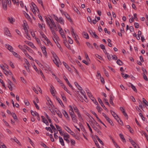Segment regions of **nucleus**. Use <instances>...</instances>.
Wrapping results in <instances>:
<instances>
[{
    "instance_id": "nucleus-1",
    "label": "nucleus",
    "mask_w": 148,
    "mask_h": 148,
    "mask_svg": "<svg viewBox=\"0 0 148 148\" xmlns=\"http://www.w3.org/2000/svg\"><path fill=\"white\" fill-rule=\"evenodd\" d=\"M70 109L69 110L70 114L73 122H76L77 120L76 119V116L74 112L73 108L71 106H69Z\"/></svg>"
},
{
    "instance_id": "nucleus-2",
    "label": "nucleus",
    "mask_w": 148,
    "mask_h": 148,
    "mask_svg": "<svg viewBox=\"0 0 148 148\" xmlns=\"http://www.w3.org/2000/svg\"><path fill=\"white\" fill-rule=\"evenodd\" d=\"M51 53L52 55L53 56L54 58L53 61L54 63L58 67H59V65L58 64V60H59V58L56 54L54 52H52Z\"/></svg>"
},
{
    "instance_id": "nucleus-3",
    "label": "nucleus",
    "mask_w": 148,
    "mask_h": 148,
    "mask_svg": "<svg viewBox=\"0 0 148 148\" xmlns=\"http://www.w3.org/2000/svg\"><path fill=\"white\" fill-rule=\"evenodd\" d=\"M1 2L4 10H6L7 8V3L6 0H2Z\"/></svg>"
},
{
    "instance_id": "nucleus-4",
    "label": "nucleus",
    "mask_w": 148,
    "mask_h": 148,
    "mask_svg": "<svg viewBox=\"0 0 148 148\" xmlns=\"http://www.w3.org/2000/svg\"><path fill=\"white\" fill-rule=\"evenodd\" d=\"M64 128L69 133H70V134L73 136H74L75 135V133L73 131H72L67 126H65L64 127Z\"/></svg>"
},
{
    "instance_id": "nucleus-5",
    "label": "nucleus",
    "mask_w": 148,
    "mask_h": 148,
    "mask_svg": "<svg viewBox=\"0 0 148 148\" xmlns=\"http://www.w3.org/2000/svg\"><path fill=\"white\" fill-rule=\"evenodd\" d=\"M98 99L99 103L100 104L101 106L103 107V109H105L107 111V112H108V110L104 106L102 100L100 99V98H98Z\"/></svg>"
},
{
    "instance_id": "nucleus-6",
    "label": "nucleus",
    "mask_w": 148,
    "mask_h": 148,
    "mask_svg": "<svg viewBox=\"0 0 148 148\" xmlns=\"http://www.w3.org/2000/svg\"><path fill=\"white\" fill-rule=\"evenodd\" d=\"M92 113L96 117L97 119V120L100 123H101V124H102L104 126L106 127V125L104 124V123H103L100 120V119L99 118V117H98L97 115V114L95 113L93 111H92Z\"/></svg>"
},
{
    "instance_id": "nucleus-7",
    "label": "nucleus",
    "mask_w": 148,
    "mask_h": 148,
    "mask_svg": "<svg viewBox=\"0 0 148 148\" xmlns=\"http://www.w3.org/2000/svg\"><path fill=\"white\" fill-rule=\"evenodd\" d=\"M49 19L50 21L51 22V23L52 25L53 26V27H54V29L56 31H58L57 28V26L55 23L54 22V21H53V19L52 18H49Z\"/></svg>"
},
{
    "instance_id": "nucleus-8",
    "label": "nucleus",
    "mask_w": 148,
    "mask_h": 148,
    "mask_svg": "<svg viewBox=\"0 0 148 148\" xmlns=\"http://www.w3.org/2000/svg\"><path fill=\"white\" fill-rule=\"evenodd\" d=\"M62 113L64 116L67 120L69 121L70 120L69 117L66 112L64 110H62Z\"/></svg>"
},
{
    "instance_id": "nucleus-9",
    "label": "nucleus",
    "mask_w": 148,
    "mask_h": 148,
    "mask_svg": "<svg viewBox=\"0 0 148 148\" xmlns=\"http://www.w3.org/2000/svg\"><path fill=\"white\" fill-rule=\"evenodd\" d=\"M50 91L51 92L53 96H54L55 94V92L54 91L55 90V89L53 86L52 85H51L50 86Z\"/></svg>"
},
{
    "instance_id": "nucleus-10",
    "label": "nucleus",
    "mask_w": 148,
    "mask_h": 148,
    "mask_svg": "<svg viewBox=\"0 0 148 148\" xmlns=\"http://www.w3.org/2000/svg\"><path fill=\"white\" fill-rule=\"evenodd\" d=\"M18 47L20 49H21L23 51L24 53V54L26 53L27 51L26 49V48H25V47H24V45L23 46L19 45L18 46Z\"/></svg>"
},
{
    "instance_id": "nucleus-11",
    "label": "nucleus",
    "mask_w": 148,
    "mask_h": 148,
    "mask_svg": "<svg viewBox=\"0 0 148 148\" xmlns=\"http://www.w3.org/2000/svg\"><path fill=\"white\" fill-rule=\"evenodd\" d=\"M32 5L33 7V9L34 10V11H33V12L34 14H35V13L36 14V10L35 8L38 10V9L36 5L33 2L32 3Z\"/></svg>"
},
{
    "instance_id": "nucleus-12",
    "label": "nucleus",
    "mask_w": 148,
    "mask_h": 148,
    "mask_svg": "<svg viewBox=\"0 0 148 148\" xmlns=\"http://www.w3.org/2000/svg\"><path fill=\"white\" fill-rule=\"evenodd\" d=\"M5 47L11 52H13V49L10 45L8 44L5 45Z\"/></svg>"
},
{
    "instance_id": "nucleus-13",
    "label": "nucleus",
    "mask_w": 148,
    "mask_h": 148,
    "mask_svg": "<svg viewBox=\"0 0 148 148\" xmlns=\"http://www.w3.org/2000/svg\"><path fill=\"white\" fill-rule=\"evenodd\" d=\"M4 30L5 31V34L6 35L8 36H10V31L7 28H4Z\"/></svg>"
},
{
    "instance_id": "nucleus-14",
    "label": "nucleus",
    "mask_w": 148,
    "mask_h": 148,
    "mask_svg": "<svg viewBox=\"0 0 148 148\" xmlns=\"http://www.w3.org/2000/svg\"><path fill=\"white\" fill-rule=\"evenodd\" d=\"M62 63L66 68L69 71H70L71 70V68L65 62H63Z\"/></svg>"
},
{
    "instance_id": "nucleus-15",
    "label": "nucleus",
    "mask_w": 148,
    "mask_h": 148,
    "mask_svg": "<svg viewBox=\"0 0 148 148\" xmlns=\"http://www.w3.org/2000/svg\"><path fill=\"white\" fill-rule=\"evenodd\" d=\"M106 119L111 126H113L114 125V124L112 121L108 117L106 118Z\"/></svg>"
},
{
    "instance_id": "nucleus-16",
    "label": "nucleus",
    "mask_w": 148,
    "mask_h": 148,
    "mask_svg": "<svg viewBox=\"0 0 148 148\" xmlns=\"http://www.w3.org/2000/svg\"><path fill=\"white\" fill-rule=\"evenodd\" d=\"M64 14L67 19L70 21H72V20L70 18V16L67 13L65 12L64 13Z\"/></svg>"
},
{
    "instance_id": "nucleus-17",
    "label": "nucleus",
    "mask_w": 148,
    "mask_h": 148,
    "mask_svg": "<svg viewBox=\"0 0 148 148\" xmlns=\"http://www.w3.org/2000/svg\"><path fill=\"white\" fill-rule=\"evenodd\" d=\"M50 126L51 127L52 129L53 130L55 133H58V131L52 124H50Z\"/></svg>"
},
{
    "instance_id": "nucleus-18",
    "label": "nucleus",
    "mask_w": 148,
    "mask_h": 148,
    "mask_svg": "<svg viewBox=\"0 0 148 148\" xmlns=\"http://www.w3.org/2000/svg\"><path fill=\"white\" fill-rule=\"evenodd\" d=\"M59 139L60 142L61 143V145L63 146H64V142L63 140V139L60 136H59Z\"/></svg>"
},
{
    "instance_id": "nucleus-19",
    "label": "nucleus",
    "mask_w": 148,
    "mask_h": 148,
    "mask_svg": "<svg viewBox=\"0 0 148 148\" xmlns=\"http://www.w3.org/2000/svg\"><path fill=\"white\" fill-rule=\"evenodd\" d=\"M119 136L120 137L121 139H122L123 142H126V141L125 139L124 138L123 135L122 134H119Z\"/></svg>"
},
{
    "instance_id": "nucleus-20",
    "label": "nucleus",
    "mask_w": 148,
    "mask_h": 148,
    "mask_svg": "<svg viewBox=\"0 0 148 148\" xmlns=\"http://www.w3.org/2000/svg\"><path fill=\"white\" fill-rule=\"evenodd\" d=\"M83 35L84 36V37L86 38V39H88L89 38V36L88 35V34L86 32H84L83 33Z\"/></svg>"
},
{
    "instance_id": "nucleus-21",
    "label": "nucleus",
    "mask_w": 148,
    "mask_h": 148,
    "mask_svg": "<svg viewBox=\"0 0 148 148\" xmlns=\"http://www.w3.org/2000/svg\"><path fill=\"white\" fill-rule=\"evenodd\" d=\"M116 63L120 66H121L123 64L122 62L119 59L117 60L116 61Z\"/></svg>"
},
{
    "instance_id": "nucleus-22",
    "label": "nucleus",
    "mask_w": 148,
    "mask_h": 148,
    "mask_svg": "<svg viewBox=\"0 0 148 148\" xmlns=\"http://www.w3.org/2000/svg\"><path fill=\"white\" fill-rule=\"evenodd\" d=\"M58 21H59L61 24H62L63 25L64 24V20L62 17H60L59 18Z\"/></svg>"
},
{
    "instance_id": "nucleus-23",
    "label": "nucleus",
    "mask_w": 148,
    "mask_h": 148,
    "mask_svg": "<svg viewBox=\"0 0 148 148\" xmlns=\"http://www.w3.org/2000/svg\"><path fill=\"white\" fill-rule=\"evenodd\" d=\"M56 112L57 114L58 115V116L60 118L62 117V114L61 113V112H60L59 110H58L57 111H56Z\"/></svg>"
},
{
    "instance_id": "nucleus-24",
    "label": "nucleus",
    "mask_w": 148,
    "mask_h": 148,
    "mask_svg": "<svg viewBox=\"0 0 148 148\" xmlns=\"http://www.w3.org/2000/svg\"><path fill=\"white\" fill-rule=\"evenodd\" d=\"M8 19L9 22L11 23H12L14 21V19H13L12 17H9Z\"/></svg>"
},
{
    "instance_id": "nucleus-25",
    "label": "nucleus",
    "mask_w": 148,
    "mask_h": 148,
    "mask_svg": "<svg viewBox=\"0 0 148 148\" xmlns=\"http://www.w3.org/2000/svg\"><path fill=\"white\" fill-rule=\"evenodd\" d=\"M24 47L29 52H31L32 51V49L30 48L26 45H24Z\"/></svg>"
},
{
    "instance_id": "nucleus-26",
    "label": "nucleus",
    "mask_w": 148,
    "mask_h": 148,
    "mask_svg": "<svg viewBox=\"0 0 148 148\" xmlns=\"http://www.w3.org/2000/svg\"><path fill=\"white\" fill-rule=\"evenodd\" d=\"M121 74L122 76L125 79H126L127 77H130L129 75L126 74H125L124 73H121Z\"/></svg>"
},
{
    "instance_id": "nucleus-27",
    "label": "nucleus",
    "mask_w": 148,
    "mask_h": 148,
    "mask_svg": "<svg viewBox=\"0 0 148 148\" xmlns=\"http://www.w3.org/2000/svg\"><path fill=\"white\" fill-rule=\"evenodd\" d=\"M56 99H57V101L60 104L61 106H64L62 102V101H61V100L59 98H56Z\"/></svg>"
},
{
    "instance_id": "nucleus-28",
    "label": "nucleus",
    "mask_w": 148,
    "mask_h": 148,
    "mask_svg": "<svg viewBox=\"0 0 148 148\" xmlns=\"http://www.w3.org/2000/svg\"><path fill=\"white\" fill-rule=\"evenodd\" d=\"M133 90L136 92H137V91L135 87L132 84H130Z\"/></svg>"
},
{
    "instance_id": "nucleus-29",
    "label": "nucleus",
    "mask_w": 148,
    "mask_h": 148,
    "mask_svg": "<svg viewBox=\"0 0 148 148\" xmlns=\"http://www.w3.org/2000/svg\"><path fill=\"white\" fill-rule=\"evenodd\" d=\"M91 99L93 101V102L95 104L97 105H98V103L97 102L96 100L95 99L94 97H92V98H91Z\"/></svg>"
},
{
    "instance_id": "nucleus-30",
    "label": "nucleus",
    "mask_w": 148,
    "mask_h": 148,
    "mask_svg": "<svg viewBox=\"0 0 148 148\" xmlns=\"http://www.w3.org/2000/svg\"><path fill=\"white\" fill-rule=\"evenodd\" d=\"M86 44L88 47L92 49H93V46L90 44L89 42H86Z\"/></svg>"
},
{
    "instance_id": "nucleus-31",
    "label": "nucleus",
    "mask_w": 148,
    "mask_h": 148,
    "mask_svg": "<svg viewBox=\"0 0 148 148\" xmlns=\"http://www.w3.org/2000/svg\"><path fill=\"white\" fill-rule=\"evenodd\" d=\"M61 95L62 99L64 101H66V99L64 94L63 93L61 94Z\"/></svg>"
},
{
    "instance_id": "nucleus-32",
    "label": "nucleus",
    "mask_w": 148,
    "mask_h": 148,
    "mask_svg": "<svg viewBox=\"0 0 148 148\" xmlns=\"http://www.w3.org/2000/svg\"><path fill=\"white\" fill-rule=\"evenodd\" d=\"M96 138L97 139V140H98V141L100 142V143L102 144V145H103V143L102 141L99 139V137L97 135H96L95 136Z\"/></svg>"
},
{
    "instance_id": "nucleus-33",
    "label": "nucleus",
    "mask_w": 148,
    "mask_h": 148,
    "mask_svg": "<svg viewBox=\"0 0 148 148\" xmlns=\"http://www.w3.org/2000/svg\"><path fill=\"white\" fill-rule=\"evenodd\" d=\"M91 126L92 128L94 129L97 132L99 130V129L96 127L94 125H91Z\"/></svg>"
},
{
    "instance_id": "nucleus-34",
    "label": "nucleus",
    "mask_w": 148,
    "mask_h": 148,
    "mask_svg": "<svg viewBox=\"0 0 148 148\" xmlns=\"http://www.w3.org/2000/svg\"><path fill=\"white\" fill-rule=\"evenodd\" d=\"M143 101L144 103L146 106H148V103L147 101L144 98H143Z\"/></svg>"
},
{
    "instance_id": "nucleus-35",
    "label": "nucleus",
    "mask_w": 148,
    "mask_h": 148,
    "mask_svg": "<svg viewBox=\"0 0 148 148\" xmlns=\"http://www.w3.org/2000/svg\"><path fill=\"white\" fill-rule=\"evenodd\" d=\"M92 36L94 38H95L97 39L99 38L98 36L95 34V32H93L92 35Z\"/></svg>"
},
{
    "instance_id": "nucleus-36",
    "label": "nucleus",
    "mask_w": 148,
    "mask_h": 148,
    "mask_svg": "<svg viewBox=\"0 0 148 148\" xmlns=\"http://www.w3.org/2000/svg\"><path fill=\"white\" fill-rule=\"evenodd\" d=\"M13 140L18 144L19 145L20 144V143L19 142V141L15 137H14V138L13 139Z\"/></svg>"
},
{
    "instance_id": "nucleus-37",
    "label": "nucleus",
    "mask_w": 148,
    "mask_h": 148,
    "mask_svg": "<svg viewBox=\"0 0 148 148\" xmlns=\"http://www.w3.org/2000/svg\"><path fill=\"white\" fill-rule=\"evenodd\" d=\"M75 86L78 88V89L79 90H82V88L79 85V84H75Z\"/></svg>"
},
{
    "instance_id": "nucleus-38",
    "label": "nucleus",
    "mask_w": 148,
    "mask_h": 148,
    "mask_svg": "<svg viewBox=\"0 0 148 148\" xmlns=\"http://www.w3.org/2000/svg\"><path fill=\"white\" fill-rule=\"evenodd\" d=\"M77 114L79 120L80 121H81V120H82L83 119L82 118V117L81 116L80 114L79 113V112L77 113Z\"/></svg>"
},
{
    "instance_id": "nucleus-39",
    "label": "nucleus",
    "mask_w": 148,
    "mask_h": 148,
    "mask_svg": "<svg viewBox=\"0 0 148 148\" xmlns=\"http://www.w3.org/2000/svg\"><path fill=\"white\" fill-rule=\"evenodd\" d=\"M63 136L64 137V138H69L70 137L69 135L67 134V133L66 134L65 133H64L63 134Z\"/></svg>"
},
{
    "instance_id": "nucleus-40",
    "label": "nucleus",
    "mask_w": 148,
    "mask_h": 148,
    "mask_svg": "<svg viewBox=\"0 0 148 148\" xmlns=\"http://www.w3.org/2000/svg\"><path fill=\"white\" fill-rule=\"evenodd\" d=\"M12 116L13 117V118L15 120H18L17 117L16 115V114L14 113H13L12 114Z\"/></svg>"
},
{
    "instance_id": "nucleus-41",
    "label": "nucleus",
    "mask_w": 148,
    "mask_h": 148,
    "mask_svg": "<svg viewBox=\"0 0 148 148\" xmlns=\"http://www.w3.org/2000/svg\"><path fill=\"white\" fill-rule=\"evenodd\" d=\"M122 113H123V114L125 116V117L126 118V119H127L128 118V116L127 114V113L125 112V111H123L122 112Z\"/></svg>"
},
{
    "instance_id": "nucleus-42",
    "label": "nucleus",
    "mask_w": 148,
    "mask_h": 148,
    "mask_svg": "<svg viewBox=\"0 0 148 148\" xmlns=\"http://www.w3.org/2000/svg\"><path fill=\"white\" fill-rule=\"evenodd\" d=\"M24 28L25 30V34L27 36H28V32L27 29V27L26 26H24Z\"/></svg>"
},
{
    "instance_id": "nucleus-43",
    "label": "nucleus",
    "mask_w": 148,
    "mask_h": 148,
    "mask_svg": "<svg viewBox=\"0 0 148 148\" xmlns=\"http://www.w3.org/2000/svg\"><path fill=\"white\" fill-rule=\"evenodd\" d=\"M33 102L34 104L35 105V107L38 110H39V107L38 105L36 103L35 101H33Z\"/></svg>"
},
{
    "instance_id": "nucleus-44",
    "label": "nucleus",
    "mask_w": 148,
    "mask_h": 148,
    "mask_svg": "<svg viewBox=\"0 0 148 148\" xmlns=\"http://www.w3.org/2000/svg\"><path fill=\"white\" fill-rule=\"evenodd\" d=\"M73 108H74V109L75 112H76V113H78L79 112V111L78 110V109L77 107L76 106H75V107H73Z\"/></svg>"
},
{
    "instance_id": "nucleus-45",
    "label": "nucleus",
    "mask_w": 148,
    "mask_h": 148,
    "mask_svg": "<svg viewBox=\"0 0 148 148\" xmlns=\"http://www.w3.org/2000/svg\"><path fill=\"white\" fill-rule=\"evenodd\" d=\"M95 56L97 58H98V59L100 60H102L103 59L102 57L101 56H100L99 55L97 54H95Z\"/></svg>"
},
{
    "instance_id": "nucleus-46",
    "label": "nucleus",
    "mask_w": 148,
    "mask_h": 148,
    "mask_svg": "<svg viewBox=\"0 0 148 148\" xmlns=\"http://www.w3.org/2000/svg\"><path fill=\"white\" fill-rule=\"evenodd\" d=\"M63 78L66 81V82L67 83H70L69 81H68L67 78L64 75L63 76Z\"/></svg>"
},
{
    "instance_id": "nucleus-47",
    "label": "nucleus",
    "mask_w": 148,
    "mask_h": 148,
    "mask_svg": "<svg viewBox=\"0 0 148 148\" xmlns=\"http://www.w3.org/2000/svg\"><path fill=\"white\" fill-rule=\"evenodd\" d=\"M30 112H31L33 116H36V114H37V113H36V112H34V111H33L32 110H31Z\"/></svg>"
},
{
    "instance_id": "nucleus-48",
    "label": "nucleus",
    "mask_w": 148,
    "mask_h": 148,
    "mask_svg": "<svg viewBox=\"0 0 148 148\" xmlns=\"http://www.w3.org/2000/svg\"><path fill=\"white\" fill-rule=\"evenodd\" d=\"M37 1L40 4L42 7L44 8L43 5L42 0H37Z\"/></svg>"
},
{
    "instance_id": "nucleus-49",
    "label": "nucleus",
    "mask_w": 148,
    "mask_h": 148,
    "mask_svg": "<svg viewBox=\"0 0 148 148\" xmlns=\"http://www.w3.org/2000/svg\"><path fill=\"white\" fill-rule=\"evenodd\" d=\"M86 124H87V125L88 126V128L89 129V130L90 132L91 133H92V130L91 128L90 127L89 124L88 123H86Z\"/></svg>"
},
{
    "instance_id": "nucleus-50",
    "label": "nucleus",
    "mask_w": 148,
    "mask_h": 148,
    "mask_svg": "<svg viewBox=\"0 0 148 148\" xmlns=\"http://www.w3.org/2000/svg\"><path fill=\"white\" fill-rule=\"evenodd\" d=\"M8 87L10 90H12V85H11V84H8Z\"/></svg>"
},
{
    "instance_id": "nucleus-51",
    "label": "nucleus",
    "mask_w": 148,
    "mask_h": 148,
    "mask_svg": "<svg viewBox=\"0 0 148 148\" xmlns=\"http://www.w3.org/2000/svg\"><path fill=\"white\" fill-rule=\"evenodd\" d=\"M85 56L86 58V60L88 61V60H90V59L88 57V55L86 53H85Z\"/></svg>"
},
{
    "instance_id": "nucleus-52",
    "label": "nucleus",
    "mask_w": 148,
    "mask_h": 148,
    "mask_svg": "<svg viewBox=\"0 0 148 148\" xmlns=\"http://www.w3.org/2000/svg\"><path fill=\"white\" fill-rule=\"evenodd\" d=\"M12 52L13 55L16 57H18V56H19V55L16 52H14L13 51V52Z\"/></svg>"
},
{
    "instance_id": "nucleus-53",
    "label": "nucleus",
    "mask_w": 148,
    "mask_h": 148,
    "mask_svg": "<svg viewBox=\"0 0 148 148\" xmlns=\"http://www.w3.org/2000/svg\"><path fill=\"white\" fill-rule=\"evenodd\" d=\"M104 73L106 75L107 77H108L109 76V74L107 71L106 69H104Z\"/></svg>"
},
{
    "instance_id": "nucleus-54",
    "label": "nucleus",
    "mask_w": 148,
    "mask_h": 148,
    "mask_svg": "<svg viewBox=\"0 0 148 148\" xmlns=\"http://www.w3.org/2000/svg\"><path fill=\"white\" fill-rule=\"evenodd\" d=\"M112 57V59L114 60H116L117 59V56L115 55L112 56V55H111Z\"/></svg>"
},
{
    "instance_id": "nucleus-55",
    "label": "nucleus",
    "mask_w": 148,
    "mask_h": 148,
    "mask_svg": "<svg viewBox=\"0 0 148 148\" xmlns=\"http://www.w3.org/2000/svg\"><path fill=\"white\" fill-rule=\"evenodd\" d=\"M9 62L10 63V65L11 66V67L12 68H14V66L13 64L12 63V62L10 61H9Z\"/></svg>"
},
{
    "instance_id": "nucleus-56",
    "label": "nucleus",
    "mask_w": 148,
    "mask_h": 148,
    "mask_svg": "<svg viewBox=\"0 0 148 148\" xmlns=\"http://www.w3.org/2000/svg\"><path fill=\"white\" fill-rule=\"evenodd\" d=\"M61 86H62V87L66 91H67L68 92L67 90H68L67 88L64 86V85L63 84H62V85H61Z\"/></svg>"
},
{
    "instance_id": "nucleus-57",
    "label": "nucleus",
    "mask_w": 148,
    "mask_h": 148,
    "mask_svg": "<svg viewBox=\"0 0 148 148\" xmlns=\"http://www.w3.org/2000/svg\"><path fill=\"white\" fill-rule=\"evenodd\" d=\"M94 124H95V125L99 127V128H101V127H100V126L99 125V124L95 120H94Z\"/></svg>"
},
{
    "instance_id": "nucleus-58",
    "label": "nucleus",
    "mask_w": 148,
    "mask_h": 148,
    "mask_svg": "<svg viewBox=\"0 0 148 148\" xmlns=\"http://www.w3.org/2000/svg\"><path fill=\"white\" fill-rule=\"evenodd\" d=\"M110 111V112H111L112 114L114 117L115 116H116V115H117L112 110H111Z\"/></svg>"
},
{
    "instance_id": "nucleus-59",
    "label": "nucleus",
    "mask_w": 148,
    "mask_h": 148,
    "mask_svg": "<svg viewBox=\"0 0 148 148\" xmlns=\"http://www.w3.org/2000/svg\"><path fill=\"white\" fill-rule=\"evenodd\" d=\"M135 27L136 28H138L139 27V24L138 23H134Z\"/></svg>"
},
{
    "instance_id": "nucleus-60",
    "label": "nucleus",
    "mask_w": 148,
    "mask_h": 148,
    "mask_svg": "<svg viewBox=\"0 0 148 148\" xmlns=\"http://www.w3.org/2000/svg\"><path fill=\"white\" fill-rule=\"evenodd\" d=\"M40 34L41 35L42 37V38H44V39L45 40V38L47 37L46 36L43 34V33L42 32L40 33Z\"/></svg>"
},
{
    "instance_id": "nucleus-61",
    "label": "nucleus",
    "mask_w": 148,
    "mask_h": 148,
    "mask_svg": "<svg viewBox=\"0 0 148 148\" xmlns=\"http://www.w3.org/2000/svg\"><path fill=\"white\" fill-rule=\"evenodd\" d=\"M114 118L118 122H119V121L120 120V119L118 115H116V116H114Z\"/></svg>"
},
{
    "instance_id": "nucleus-62",
    "label": "nucleus",
    "mask_w": 148,
    "mask_h": 148,
    "mask_svg": "<svg viewBox=\"0 0 148 148\" xmlns=\"http://www.w3.org/2000/svg\"><path fill=\"white\" fill-rule=\"evenodd\" d=\"M87 20L88 22H89L90 23H92V21H91V19L90 16H88L87 17Z\"/></svg>"
},
{
    "instance_id": "nucleus-63",
    "label": "nucleus",
    "mask_w": 148,
    "mask_h": 148,
    "mask_svg": "<svg viewBox=\"0 0 148 148\" xmlns=\"http://www.w3.org/2000/svg\"><path fill=\"white\" fill-rule=\"evenodd\" d=\"M24 102H25V104L26 106H28L29 104V102L27 100H25Z\"/></svg>"
},
{
    "instance_id": "nucleus-64",
    "label": "nucleus",
    "mask_w": 148,
    "mask_h": 148,
    "mask_svg": "<svg viewBox=\"0 0 148 148\" xmlns=\"http://www.w3.org/2000/svg\"><path fill=\"white\" fill-rule=\"evenodd\" d=\"M42 51V52H43V53L46 56H47V52L46 49H44V50H43Z\"/></svg>"
}]
</instances>
